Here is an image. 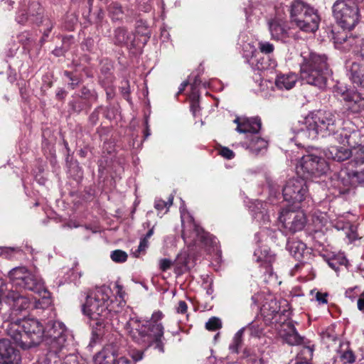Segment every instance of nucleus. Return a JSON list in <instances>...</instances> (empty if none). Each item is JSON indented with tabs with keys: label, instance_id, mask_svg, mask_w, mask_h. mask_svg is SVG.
I'll return each instance as SVG.
<instances>
[{
	"label": "nucleus",
	"instance_id": "obj_40",
	"mask_svg": "<svg viewBox=\"0 0 364 364\" xmlns=\"http://www.w3.org/2000/svg\"><path fill=\"white\" fill-rule=\"evenodd\" d=\"M327 263L331 269L337 272L339 270L341 266L347 264L348 260L345 256L338 255L328 258Z\"/></svg>",
	"mask_w": 364,
	"mask_h": 364
},
{
	"label": "nucleus",
	"instance_id": "obj_15",
	"mask_svg": "<svg viewBox=\"0 0 364 364\" xmlns=\"http://www.w3.org/2000/svg\"><path fill=\"white\" fill-rule=\"evenodd\" d=\"M358 170L348 165L342 168L338 173L335 186L339 190L341 194L347 193L351 188H355L359 184Z\"/></svg>",
	"mask_w": 364,
	"mask_h": 364
},
{
	"label": "nucleus",
	"instance_id": "obj_51",
	"mask_svg": "<svg viewBox=\"0 0 364 364\" xmlns=\"http://www.w3.org/2000/svg\"><path fill=\"white\" fill-rule=\"evenodd\" d=\"M218 151L219 155L228 160L232 159L235 156L234 151L226 146H220Z\"/></svg>",
	"mask_w": 364,
	"mask_h": 364
},
{
	"label": "nucleus",
	"instance_id": "obj_9",
	"mask_svg": "<svg viewBox=\"0 0 364 364\" xmlns=\"http://www.w3.org/2000/svg\"><path fill=\"white\" fill-rule=\"evenodd\" d=\"M43 340L50 353H55L59 358H63L69 332L65 324L58 321H49L44 330Z\"/></svg>",
	"mask_w": 364,
	"mask_h": 364
},
{
	"label": "nucleus",
	"instance_id": "obj_39",
	"mask_svg": "<svg viewBox=\"0 0 364 364\" xmlns=\"http://www.w3.org/2000/svg\"><path fill=\"white\" fill-rule=\"evenodd\" d=\"M267 146V141L257 136H252L249 144L250 149L257 154L263 149H266Z\"/></svg>",
	"mask_w": 364,
	"mask_h": 364
},
{
	"label": "nucleus",
	"instance_id": "obj_34",
	"mask_svg": "<svg viewBox=\"0 0 364 364\" xmlns=\"http://www.w3.org/2000/svg\"><path fill=\"white\" fill-rule=\"evenodd\" d=\"M189 262L188 256L186 254L178 255L173 262L174 272L181 275L188 269V264Z\"/></svg>",
	"mask_w": 364,
	"mask_h": 364
},
{
	"label": "nucleus",
	"instance_id": "obj_35",
	"mask_svg": "<svg viewBox=\"0 0 364 364\" xmlns=\"http://www.w3.org/2000/svg\"><path fill=\"white\" fill-rule=\"evenodd\" d=\"M68 106L73 112L80 113L84 109H90L91 105L84 100L82 98L77 95V97L70 100L68 102Z\"/></svg>",
	"mask_w": 364,
	"mask_h": 364
},
{
	"label": "nucleus",
	"instance_id": "obj_58",
	"mask_svg": "<svg viewBox=\"0 0 364 364\" xmlns=\"http://www.w3.org/2000/svg\"><path fill=\"white\" fill-rule=\"evenodd\" d=\"M149 239L144 237H141L136 252L139 254L141 252L144 253L146 250L149 247Z\"/></svg>",
	"mask_w": 364,
	"mask_h": 364
},
{
	"label": "nucleus",
	"instance_id": "obj_6",
	"mask_svg": "<svg viewBox=\"0 0 364 364\" xmlns=\"http://www.w3.org/2000/svg\"><path fill=\"white\" fill-rule=\"evenodd\" d=\"M291 23L306 33H314L321 21L318 11L303 0H293L287 6Z\"/></svg>",
	"mask_w": 364,
	"mask_h": 364
},
{
	"label": "nucleus",
	"instance_id": "obj_25",
	"mask_svg": "<svg viewBox=\"0 0 364 364\" xmlns=\"http://www.w3.org/2000/svg\"><path fill=\"white\" fill-rule=\"evenodd\" d=\"M351 155L350 149L340 146H331L325 151V156L327 159L338 162L349 159Z\"/></svg>",
	"mask_w": 364,
	"mask_h": 364
},
{
	"label": "nucleus",
	"instance_id": "obj_4",
	"mask_svg": "<svg viewBox=\"0 0 364 364\" xmlns=\"http://www.w3.org/2000/svg\"><path fill=\"white\" fill-rule=\"evenodd\" d=\"M331 73L326 55L310 53L307 56L303 57L300 76L301 80L306 84L323 90Z\"/></svg>",
	"mask_w": 364,
	"mask_h": 364
},
{
	"label": "nucleus",
	"instance_id": "obj_11",
	"mask_svg": "<svg viewBox=\"0 0 364 364\" xmlns=\"http://www.w3.org/2000/svg\"><path fill=\"white\" fill-rule=\"evenodd\" d=\"M181 236L185 242L198 240L205 247H217V238L198 225L193 218H189L182 223Z\"/></svg>",
	"mask_w": 364,
	"mask_h": 364
},
{
	"label": "nucleus",
	"instance_id": "obj_59",
	"mask_svg": "<svg viewBox=\"0 0 364 364\" xmlns=\"http://www.w3.org/2000/svg\"><path fill=\"white\" fill-rule=\"evenodd\" d=\"M121 93L123 96V97L127 100V101H129V96H130V88H129V81L127 80L124 82V85H122L121 87Z\"/></svg>",
	"mask_w": 364,
	"mask_h": 364
},
{
	"label": "nucleus",
	"instance_id": "obj_23",
	"mask_svg": "<svg viewBox=\"0 0 364 364\" xmlns=\"http://www.w3.org/2000/svg\"><path fill=\"white\" fill-rule=\"evenodd\" d=\"M269 30L272 38L275 40H284L289 36V28L282 21L274 18L269 21Z\"/></svg>",
	"mask_w": 364,
	"mask_h": 364
},
{
	"label": "nucleus",
	"instance_id": "obj_44",
	"mask_svg": "<svg viewBox=\"0 0 364 364\" xmlns=\"http://www.w3.org/2000/svg\"><path fill=\"white\" fill-rule=\"evenodd\" d=\"M245 332H247L250 336L259 338L263 333V328L257 323H251L245 327Z\"/></svg>",
	"mask_w": 364,
	"mask_h": 364
},
{
	"label": "nucleus",
	"instance_id": "obj_33",
	"mask_svg": "<svg viewBox=\"0 0 364 364\" xmlns=\"http://www.w3.org/2000/svg\"><path fill=\"white\" fill-rule=\"evenodd\" d=\"M262 312L265 317L273 319L280 314V306L277 304V301L272 300L269 303L263 305Z\"/></svg>",
	"mask_w": 364,
	"mask_h": 364
},
{
	"label": "nucleus",
	"instance_id": "obj_16",
	"mask_svg": "<svg viewBox=\"0 0 364 364\" xmlns=\"http://www.w3.org/2000/svg\"><path fill=\"white\" fill-rule=\"evenodd\" d=\"M116 317L109 316H96L95 318H90V326L92 329V337L90 342V346H92L99 342L109 328L113 326L112 321Z\"/></svg>",
	"mask_w": 364,
	"mask_h": 364
},
{
	"label": "nucleus",
	"instance_id": "obj_2",
	"mask_svg": "<svg viewBox=\"0 0 364 364\" xmlns=\"http://www.w3.org/2000/svg\"><path fill=\"white\" fill-rule=\"evenodd\" d=\"M45 327L36 318H23L9 323L6 333L23 350L37 346L43 340Z\"/></svg>",
	"mask_w": 364,
	"mask_h": 364
},
{
	"label": "nucleus",
	"instance_id": "obj_8",
	"mask_svg": "<svg viewBox=\"0 0 364 364\" xmlns=\"http://www.w3.org/2000/svg\"><path fill=\"white\" fill-rule=\"evenodd\" d=\"M356 1L336 0L332 7V16L336 23L344 30L350 31L359 23L361 15Z\"/></svg>",
	"mask_w": 364,
	"mask_h": 364
},
{
	"label": "nucleus",
	"instance_id": "obj_43",
	"mask_svg": "<svg viewBox=\"0 0 364 364\" xmlns=\"http://www.w3.org/2000/svg\"><path fill=\"white\" fill-rule=\"evenodd\" d=\"M64 75L70 80L68 86L71 90H75L81 82L82 79L77 75H75L73 73L68 70L64 71Z\"/></svg>",
	"mask_w": 364,
	"mask_h": 364
},
{
	"label": "nucleus",
	"instance_id": "obj_53",
	"mask_svg": "<svg viewBox=\"0 0 364 364\" xmlns=\"http://www.w3.org/2000/svg\"><path fill=\"white\" fill-rule=\"evenodd\" d=\"M316 292L315 299L319 303L322 304H326L328 303V294L327 292L316 291L315 289L311 291V294H313Z\"/></svg>",
	"mask_w": 364,
	"mask_h": 364
},
{
	"label": "nucleus",
	"instance_id": "obj_18",
	"mask_svg": "<svg viewBox=\"0 0 364 364\" xmlns=\"http://www.w3.org/2000/svg\"><path fill=\"white\" fill-rule=\"evenodd\" d=\"M233 122L237 124L239 133L258 134L262 128V120L258 116L252 117H236Z\"/></svg>",
	"mask_w": 364,
	"mask_h": 364
},
{
	"label": "nucleus",
	"instance_id": "obj_49",
	"mask_svg": "<svg viewBox=\"0 0 364 364\" xmlns=\"http://www.w3.org/2000/svg\"><path fill=\"white\" fill-rule=\"evenodd\" d=\"M29 20V16L26 9H19L16 16V21L21 25H25Z\"/></svg>",
	"mask_w": 364,
	"mask_h": 364
},
{
	"label": "nucleus",
	"instance_id": "obj_61",
	"mask_svg": "<svg viewBox=\"0 0 364 364\" xmlns=\"http://www.w3.org/2000/svg\"><path fill=\"white\" fill-rule=\"evenodd\" d=\"M62 364H80L77 358L73 354H69L65 355L63 362Z\"/></svg>",
	"mask_w": 364,
	"mask_h": 364
},
{
	"label": "nucleus",
	"instance_id": "obj_42",
	"mask_svg": "<svg viewBox=\"0 0 364 364\" xmlns=\"http://www.w3.org/2000/svg\"><path fill=\"white\" fill-rule=\"evenodd\" d=\"M19 43L23 46L24 50H30L32 47V39L31 33L28 31L21 32L17 36Z\"/></svg>",
	"mask_w": 364,
	"mask_h": 364
},
{
	"label": "nucleus",
	"instance_id": "obj_57",
	"mask_svg": "<svg viewBox=\"0 0 364 364\" xmlns=\"http://www.w3.org/2000/svg\"><path fill=\"white\" fill-rule=\"evenodd\" d=\"M173 265V262L169 259H161L159 262V267L162 272H166Z\"/></svg>",
	"mask_w": 364,
	"mask_h": 364
},
{
	"label": "nucleus",
	"instance_id": "obj_10",
	"mask_svg": "<svg viewBox=\"0 0 364 364\" xmlns=\"http://www.w3.org/2000/svg\"><path fill=\"white\" fill-rule=\"evenodd\" d=\"M8 277L12 287L16 289H24L34 292H41L45 284L38 275L30 272L26 267H17L9 271Z\"/></svg>",
	"mask_w": 364,
	"mask_h": 364
},
{
	"label": "nucleus",
	"instance_id": "obj_47",
	"mask_svg": "<svg viewBox=\"0 0 364 364\" xmlns=\"http://www.w3.org/2000/svg\"><path fill=\"white\" fill-rule=\"evenodd\" d=\"M221 320L215 316H213L208 319L205 323V328L210 331H215L222 328Z\"/></svg>",
	"mask_w": 364,
	"mask_h": 364
},
{
	"label": "nucleus",
	"instance_id": "obj_13",
	"mask_svg": "<svg viewBox=\"0 0 364 364\" xmlns=\"http://www.w3.org/2000/svg\"><path fill=\"white\" fill-rule=\"evenodd\" d=\"M328 169V166L324 158L314 154L303 156L296 166L297 174L304 179L320 176L326 173Z\"/></svg>",
	"mask_w": 364,
	"mask_h": 364
},
{
	"label": "nucleus",
	"instance_id": "obj_21",
	"mask_svg": "<svg viewBox=\"0 0 364 364\" xmlns=\"http://www.w3.org/2000/svg\"><path fill=\"white\" fill-rule=\"evenodd\" d=\"M135 35L129 32L126 27L120 26L114 30L113 42L118 46L134 47Z\"/></svg>",
	"mask_w": 364,
	"mask_h": 364
},
{
	"label": "nucleus",
	"instance_id": "obj_45",
	"mask_svg": "<svg viewBox=\"0 0 364 364\" xmlns=\"http://www.w3.org/2000/svg\"><path fill=\"white\" fill-rule=\"evenodd\" d=\"M110 258L116 263H123L127 260L128 255L124 250H115L111 252Z\"/></svg>",
	"mask_w": 364,
	"mask_h": 364
},
{
	"label": "nucleus",
	"instance_id": "obj_19",
	"mask_svg": "<svg viewBox=\"0 0 364 364\" xmlns=\"http://www.w3.org/2000/svg\"><path fill=\"white\" fill-rule=\"evenodd\" d=\"M356 360V355L349 342L340 343L333 358V364H353Z\"/></svg>",
	"mask_w": 364,
	"mask_h": 364
},
{
	"label": "nucleus",
	"instance_id": "obj_12",
	"mask_svg": "<svg viewBox=\"0 0 364 364\" xmlns=\"http://www.w3.org/2000/svg\"><path fill=\"white\" fill-rule=\"evenodd\" d=\"M282 194L284 199L291 203L294 208H300L309 196L306 180L301 177L290 178L284 185Z\"/></svg>",
	"mask_w": 364,
	"mask_h": 364
},
{
	"label": "nucleus",
	"instance_id": "obj_22",
	"mask_svg": "<svg viewBox=\"0 0 364 364\" xmlns=\"http://www.w3.org/2000/svg\"><path fill=\"white\" fill-rule=\"evenodd\" d=\"M6 299L10 303L13 311H22L30 308L31 302L30 300L23 296H21L16 291H9L6 295Z\"/></svg>",
	"mask_w": 364,
	"mask_h": 364
},
{
	"label": "nucleus",
	"instance_id": "obj_29",
	"mask_svg": "<svg viewBox=\"0 0 364 364\" xmlns=\"http://www.w3.org/2000/svg\"><path fill=\"white\" fill-rule=\"evenodd\" d=\"M352 155L350 158L352 159L348 162L347 165L352 168H357L359 166L364 164V146L359 145L358 146H354L350 149Z\"/></svg>",
	"mask_w": 364,
	"mask_h": 364
},
{
	"label": "nucleus",
	"instance_id": "obj_64",
	"mask_svg": "<svg viewBox=\"0 0 364 364\" xmlns=\"http://www.w3.org/2000/svg\"><path fill=\"white\" fill-rule=\"evenodd\" d=\"M15 251H16V249L14 247H5L2 250L1 255L7 259H11Z\"/></svg>",
	"mask_w": 364,
	"mask_h": 364
},
{
	"label": "nucleus",
	"instance_id": "obj_17",
	"mask_svg": "<svg viewBox=\"0 0 364 364\" xmlns=\"http://www.w3.org/2000/svg\"><path fill=\"white\" fill-rule=\"evenodd\" d=\"M0 359L1 364L21 363V355L20 351L7 338L0 339Z\"/></svg>",
	"mask_w": 364,
	"mask_h": 364
},
{
	"label": "nucleus",
	"instance_id": "obj_30",
	"mask_svg": "<svg viewBox=\"0 0 364 364\" xmlns=\"http://www.w3.org/2000/svg\"><path fill=\"white\" fill-rule=\"evenodd\" d=\"M39 295V299H36L33 306L36 309H46L53 304V299L50 292L44 287L41 292H36Z\"/></svg>",
	"mask_w": 364,
	"mask_h": 364
},
{
	"label": "nucleus",
	"instance_id": "obj_28",
	"mask_svg": "<svg viewBox=\"0 0 364 364\" xmlns=\"http://www.w3.org/2000/svg\"><path fill=\"white\" fill-rule=\"evenodd\" d=\"M116 354L109 348L99 352L95 358V364H115Z\"/></svg>",
	"mask_w": 364,
	"mask_h": 364
},
{
	"label": "nucleus",
	"instance_id": "obj_52",
	"mask_svg": "<svg viewBox=\"0 0 364 364\" xmlns=\"http://www.w3.org/2000/svg\"><path fill=\"white\" fill-rule=\"evenodd\" d=\"M241 358L247 359L248 360H252L257 364H260V360L257 358L256 355L253 353L252 350L250 348H244L242 351Z\"/></svg>",
	"mask_w": 364,
	"mask_h": 364
},
{
	"label": "nucleus",
	"instance_id": "obj_38",
	"mask_svg": "<svg viewBox=\"0 0 364 364\" xmlns=\"http://www.w3.org/2000/svg\"><path fill=\"white\" fill-rule=\"evenodd\" d=\"M29 16L33 17L31 18V23H38L41 22L43 9L39 3L32 2L29 6Z\"/></svg>",
	"mask_w": 364,
	"mask_h": 364
},
{
	"label": "nucleus",
	"instance_id": "obj_63",
	"mask_svg": "<svg viewBox=\"0 0 364 364\" xmlns=\"http://www.w3.org/2000/svg\"><path fill=\"white\" fill-rule=\"evenodd\" d=\"M188 311V305L184 301H179L178 306L176 307V312L178 314H184Z\"/></svg>",
	"mask_w": 364,
	"mask_h": 364
},
{
	"label": "nucleus",
	"instance_id": "obj_27",
	"mask_svg": "<svg viewBox=\"0 0 364 364\" xmlns=\"http://www.w3.org/2000/svg\"><path fill=\"white\" fill-rule=\"evenodd\" d=\"M298 77L295 73H279L275 79V85L279 90H290L293 88L297 82Z\"/></svg>",
	"mask_w": 364,
	"mask_h": 364
},
{
	"label": "nucleus",
	"instance_id": "obj_26",
	"mask_svg": "<svg viewBox=\"0 0 364 364\" xmlns=\"http://www.w3.org/2000/svg\"><path fill=\"white\" fill-rule=\"evenodd\" d=\"M286 326L287 329L282 333L284 341L290 346L302 345L305 341V338L299 334L294 324L289 322Z\"/></svg>",
	"mask_w": 364,
	"mask_h": 364
},
{
	"label": "nucleus",
	"instance_id": "obj_14",
	"mask_svg": "<svg viewBox=\"0 0 364 364\" xmlns=\"http://www.w3.org/2000/svg\"><path fill=\"white\" fill-rule=\"evenodd\" d=\"M296 209L294 207L284 208L279 215L282 226L292 233L302 230L306 223L304 213Z\"/></svg>",
	"mask_w": 364,
	"mask_h": 364
},
{
	"label": "nucleus",
	"instance_id": "obj_46",
	"mask_svg": "<svg viewBox=\"0 0 364 364\" xmlns=\"http://www.w3.org/2000/svg\"><path fill=\"white\" fill-rule=\"evenodd\" d=\"M173 196H170L168 201H165L161 199H156L154 203V208L159 211L161 212L164 209H166V212L168 210V208L173 204Z\"/></svg>",
	"mask_w": 364,
	"mask_h": 364
},
{
	"label": "nucleus",
	"instance_id": "obj_37",
	"mask_svg": "<svg viewBox=\"0 0 364 364\" xmlns=\"http://www.w3.org/2000/svg\"><path fill=\"white\" fill-rule=\"evenodd\" d=\"M78 95L80 97L88 102L91 106L93 103L96 102L98 99V95L95 90L89 89L86 86H83L81 88Z\"/></svg>",
	"mask_w": 364,
	"mask_h": 364
},
{
	"label": "nucleus",
	"instance_id": "obj_55",
	"mask_svg": "<svg viewBox=\"0 0 364 364\" xmlns=\"http://www.w3.org/2000/svg\"><path fill=\"white\" fill-rule=\"evenodd\" d=\"M68 38H64L63 40V45H65L66 41L68 40ZM69 47L63 46V47L56 48L53 50V53L57 56H63L65 55V53L68 50Z\"/></svg>",
	"mask_w": 364,
	"mask_h": 364
},
{
	"label": "nucleus",
	"instance_id": "obj_5",
	"mask_svg": "<svg viewBox=\"0 0 364 364\" xmlns=\"http://www.w3.org/2000/svg\"><path fill=\"white\" fill-rule=\"evenodd\" d=\"M350 71V80L357 90L348 91L344 100L350 103L348 108L352 112L360 113L364 111V41L360 45Z\"/></svg>",
	"mask_w": 364,
	"mask_h": 364
},
{
	"label": "nucleus",
	"instance_id": "obj_7",
	"mask_svg": "<svg viewBox=\"0 0 364 364\" xmlns=\"http://www.w3.org/2000/svg\"><path fill=\"white\" fill-rule=\"evenodd\" d=\"M82 312L90 318L96 316H117V311L113 309V301L110 299L107 291L97 288L90 292L82 305Z\"/></svg>",
	"mask_w": 364,
	"mask_h": 364
},
{
	"label": "nucleus",
	"instance_id": "obj_31",
	"mask_svg": "<svg viewBox=\"0 0 364 364\" xmlns=\"http://www.w3.org/2000/svg\"><path fill=\"white\" fill-rule=\"evenodd\" d=\"M200 98V93H197L196 92L190 93L188 96L190 112L194 118H198L201 115Z\"/></svg>",
	"mask_w": 364,
	"mask_h": 364
},
{
	"label": "nucleus",
	"instance_id": "obj_48",
	"mask_svg": "<svg viewBox=\"0 0 364 364\" xmlns=\"http://www.w3.org/2000/svg\"><path fill=\"white\" fill-rule=\"evenodd\" d=\"M258 48L262 53L265 55L272 54L274 50V45L268 41H259Z\"/></svg>",
	"mask_w": 364,
	"mask_h": 364
},
{
	"label": "nucleus",
	"instance_id": "obj_54",
	"mask_svg": "<svg viewBox=\"0 0 364 364\" xmlns=\"http://www.w3.org/2000/svg\"><path fill=\"white\" fill-rule=\"evenodd\" d=\"M102 109V106H98L90 114V115L89 117V122L92 126L96 125L97 122L99 121V115H100V112Z\"/></svg>",
	"mask_w": 364,
	"mask_h": 364
},
{
	"label": "nucleus",
	"instance_id": "obj_20",
	"mask_svg": "<svg viewBox=\"0 0 364 364\" xmlns=\"http://www.w3.org/2000/svg\"><path fill=\"white\" fill-rule=\"evenodd\" d=\"M257 262L265 269V273L272 274V264L276 260V255L267 247H261L255 251Z\"/></svg>",
	"mask_w": 364,
	"mask_h": 364
},
{
	"label": "nucleus",
	"instance_id": "obj_36",
	"mask_svg": "<svg viewBox=\"0 0 364 364\" xmlns=\"http://www.w3.org/2000/svg\"><path fill=\"white\" fill-rule=\"evenodd\" d=\"M244 333L245 328H241L235 334L232 343L229 346V350L232 353L239 354V350L243 343Z\"/></svg>",
	"mask_w": 364,
	"mask_h": 364
},
{
	"label": "nucleus",
	"instance_id": "obj_32",
	"mask_svg": "<svg viewBox=\"0 0 364 364\" xmlns=\"http://www.w3.org/2000/svg\"><path fill=\"white\" fill-rule=\"evenodd\" d=\"M107 12L112 21H122L123 20L124 13L119 3L112 2L107 6Z\"/></svg>",
	"mask_w": 364,
	"mask_h": 364
},
{
	"label": "nucleus",
	"instance_id": "obj_56",
	"mask_svg": "<svg viewBox=\"0 0 364 364\" xmlns=\"http://www.w3.org/2000/svg\"><path fill=\"white\" fill-rule=\"evenodd\" d=\"M323 338H327L328 341H335L337 340V334L332 328H328L323 332Z\"/></svg>",
	"mask_w": 364,
	"mask_h": 364
},
{
	"label": "nucleus",
	"instance_id": "obj_1",
	"mask_svg": "<svg viewBox=\"0 0 364 364\" xmlns=\"http://www.w3.org/2000/svg\"><path fill=\"white\" fill-rule=\"evenodd\" d=\"M164 317L162 311H154L150 320L141 321L135 318H131L127 323V329L133 341L146 346L155 344L160 353L164 352V344L162 341L164 333V327L161 321Z\"/></svg>",
	"mask_w": 364,
	"mask_h": 364
},
{
	"label": "nucleus",
	"instance_id": "obj_3",
	"mask_svg": "<svg viewBox=\"0 0 364 364\" xmlns=\"http://www.w3.org/2000/svg\"><path fill=\"white\" fill-rule=\"evenodd\" d=\"M306 131L309 132V137L312 139L318 135L322 137L328 136L339 135L336 138L342 141L341 119L336 112L329 110L318 109L310 112L304 119Z\"/></svg>",
	"mask_w": 364,
	"mask_h": 364
},
{
	"label": "nucleus",
	"instance_id": "obj_60",
	"mask_svg": "<svg viewBox=\"0 0 364 364\" xmlns=\"http://www.w3.org/2000/svg\"><path fill=\"white\" fill-rule=\"evenodd\" d=\"M200 83H201V80H200V76L199 75L196 76L193 82L190 83L191 88L190 93H193V92L200 93L198 87L200 86Z\"/></svg>",
	"mask_w": 364,
	"mask_h": 364
},
{
	"label": "nucleus",
	"instance_id": "obj_24",
	"mask_svg": "<svg viewBox=\"0 0 364 364\" xmlns=\"http://www.w3.org/2000/svg\"><path fill=\"white\" fill-rule=\"evenodd\" d=\"M287 250L298 261H301L305 255L309 254L306 245L303 242L294 238L288 239L287 242Z\"/></svg>",
	"mask_w": 364,
	"mask_h": 364
},
{
	"label": "nucleus",
	"instance_id": "obj_62",
	"mask_svg": "<svg viewBox=\"0 0 364 364\" xmlns=\"http://www.w3.org/2000/svg\"><path fill=\"white\" fill-rule=\"evenodd\" d=\"M341 37H335V42L336 43L342 44L346 42H348V44H351V41H353V38L350 37L348 38L346 33H341Z\"/></svg>",
	"mask_w": 364,
	"mask_h": 364
},
{
	"label": "nucleus",
	"instance_id": "obj_50",
	"mask_svg": "<svg viewBox=\"0 0 364 364\" xmlns=\"http://www.w3.org/2000/svg\"><path fill=\"white\" fill-rule=\"evenodd\" d=\"M54 24L55 23L50 19L47 20V22L45 23L46 28L44 30L43 36L40 40V43H41V45L44 44L45 42L47 41V38L49 36L50 33L51 32L54 26Z\"/></svg>",
	"mask_w": 364,
	"mask_h": 364
},
{
	"label": "nucleus",
	"instance_id": "obj_41",
	"mask_svg": "<svg viewBox=\"0 0 364 364\" xmlns=\"http://www.w3.org/2000/svg\"><path fill=\"white\" fill-rule=\"evenodd\" d=\"M309 343V341H305L304 343L301 345L302 348L300 350L297 360H299V358H301L304 359V361L309 362V360L312 359L314 348V346H311Z\"/></svg>",
	"mask_w": 364,
	"mask_h": 364
}]
</instances>
